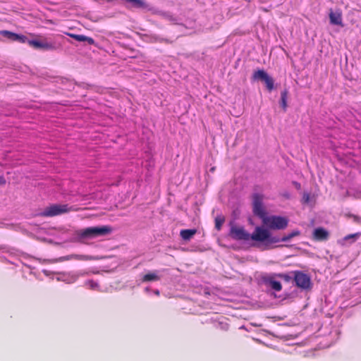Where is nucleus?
I'll use <instances>...</instances> for the list:
<instances>
[{"mask_svg":"<svg viewBox=\"0 0 361 361\" xmlns=\"http://www.w3.org/2000/svg\"><path fill=\"white\" fill-rule=\"evenodd\" d=\"M112 228L109 226L88 227L80 230L78 232V235L81 238H93L98 236H104L111 233Z\"/></svg>","mask_w":361,"mask_h":361,"instance_id":"2","label":"nucleus"},{"mask_svg":"<svg viewBox=\"0 0 361 361\" xmlns=\"http://www.w3.org/2000/svg\"><path fill=\"white\" fill-rule=\"evenodd\" d=\"M293 274L294 275V281L295 282V285L298 288L304 290H308L311 288V279L307 274L300 271H293Z\"/></svg>","mask_w":361,"mask_h":361,"instance_id":"6","label":"nucleus"},{"mask_svg":"<svg viewBox=\"0 0 361 361\" xmlns=\"http://www.w3.org/2000/svg\"><path fill=\"white\" fill-rule=\"evenodd\" d=\"M263 82L265 83L266 87L269 92L274 90V81L271 76L268 75Z\"/></svg>","mask_w":361,"mask_h":361,"instance_id":"16","label":"nucleus"},{"mask_svg":"<svg viewBox=\"0 0 361 361\" xmlns=\"http://www.w3.org/2000/svg\"><path fill=\"white\" fill-rule=\"evenodd\" d=\"M329 16L330 23H342L341 11L339 9H330Z\"/></svg>","mask_w":361,"mask_h":361,"instance_id":"11","label":"nucleus"},{"mask_svg":"<svg viewBox=\"0 0 361 361\" xmlns=\"http://www.w3.org/2000/svg\"><path fill=\"white\" fill-rule=\"evenodd\" d=\"M359 236V233L350 234L346 235L344 239L345 240H349L350 238H357Z\"/></svg>","mask_w":361,"mask_h":361,"instance_id":"23","label":"nucleus"},{"mask_svg":"<svg viewBox=\"0 0 361 361\" xmlns=\"http://www.w3.org/2000/svg\"><path fill=\"white\" fill-rule=\"evenodd\" d=\"M6 184V179L4 176H0V185H4Z\"/></svg>","mask_w":361,"mask_h":361,"instance_id":"25","label":"nucleus"},{"mask_svg":"<svg viewBox=\"0 0 361 361\" xmlns=\"http://www.w3.org/2000/svg\"><path fill=\"white\" fill-rule=\"evenodd\" d=\"M268 74L264 70H257L253 73L252 79L254 80H262L263 81L267 77Z\"/></svg>","mask_w":361,"mask_h":361,"instance_id":"15","label":"nucleus"},{"mask_svg":"<svg viewBox=\"0 0 361 361\" xmlns=\"http://www.w3.org/2000/svg\"><path fill=\"white\" fill-rule=\"evenodd\" d=\"M155 293H156L157 295H159V290H157V291L155 292Z\"/></svg>","mask_w":361,"mask_h":361,"instance_id":"26","label":"nucleus"},{"mask_svg":"<svg viewBox=\"0 0 361 361\" xmlns=\"http://www.w3.org/2000/svg\"><path fill=\"white\" fill-rule=\"evenodd\" d=\"M302 200L304 202L307 203L310 201V194L309 193H304L302 196Z\"/></svg>","mask_w":361,"mask_h":361,"instance_id":"24","label":"nucleus"},{"mask_svg":"<svg viewBox=\"0 0 361 361\" xmlns=\"http://www.w3.org/2000/svg\"><path fill=\"white\" fill-rule=\"evenodd\" d=\"M86 285L88 286L91 290H99V283L93 280H90V281H87Z\"/></svg>","mask_w":361,"mask_h":361,"instance_id":"19","label":"nucleus"},{"mask_svg":"<svg viewBox=\"0 0 361 361\" xmlns=\"http://www.w3.org/2000/svg\"><path fill=\"white\" fill-rule=\"evenodd\" d=\"M71 211H75L73 207H68V204H54L44 209L37 215L42 217H52Z\"/></svg>","mask_w":361,"mask_h":361,"instance_id":"3","label":"nucleus"},{"mask_svg":"<svg viewBox=\"0 0 361 361\" xmlns=\"http://www.w3.org/2000/svg\"><path fill=\"white\" fill-rule=\"evenodd\" d=\"M160 279V277L156 272H150L145 274L142 278V282L157 281Z\"/></svg>","mask_w":361,"mask_h":361,"instance_id":"13","label":"nucleus"},{"mask_svg":"<svg viewBox=\"0 0 361 361\" xmlns=\"http://www.w3.org/2000/svg\"><path fill=\"white\" fill-rule=\"evenodd\" d=\"M79 42H87L88 44H90V45L95 44V42H94L93 38L90 37H87V36L83 35H81V36L80 37V41Z\"/></svg>","mask_w":361,"mask_h":361,"instance_id":"20","label":"nucleus"},{"mask_svg":"<svg viewBox=\"0 0 361 361\" xmlns=\"http://www.w3.org/2000/svg\"><path fill=\"white\" fill-rule=\"evenodd\" d=\"M300 232L298 230H295V231H292L289 234L283 236L281 238L279 237H277V236H272L271 235V238H276L278 240V241H276V242H266V245H271V244H274V243H280V242H287V241L290 240L291 238H293L295 236L300 235Z\"/></svg>","mask_w":361,"mask_h":361,"instance_id":"10","label":"nucleus"},{"mask_svg":"<svg viewBox=\"0 0 361 361\" xmlns=\"http://www.w3.org/2000/svg\"><path fill=\"white\" fill-rule=\"evenodd\" d=\"M27 44L36 49L43 50H54L56 49L55 45L53 43L48 42L47 41H39V40H30L27 41Z\"/></svg>","mask_w":361,"mask_h":361,"instance_id":"7","label":"nucleus"},{"mask_svg":"<svg viewBox=\"0 0 361 361\" xmlns=\"http://www.w3.org/2000/svg\"><path fill=\"white\" fill-rule=\"evenodd\" d=\"M329 233L322 227L317 228L312 233V239L315 241H324L328 240Z\"/></svg>","mask_w":361,"mask_h":361,"instance_id":"9","label":"nucleus"},{"mask_svg":"<svg viewBox=\"0 0 361 361\" xmlns=\"http://www.w3.org/2000/svg\"><path fill=\"white\" fill-rule=\"evenodd\" d=\"M269 283L271 288L276 291H280L282 289L281 283L279 281L271 279L269 281Z\"/></svg>","mask_w":361,"mask_h":361,"instance_id":"17","label":"nucleus"},{"mask_svg":"<svg viewBox=\"0 0 361 361\" xmlns=\"http://www.w3.org/2000/svg\"><path fill=\"white\" fill-rule=\"evenodd\" d=\"M68 36L71 37V38H73L74 39L77 40V41H80V37L81 36V35H76V34H73V33H69V32H66V33Z\"/></svg>","mask_w":361,"mask_h":361,"instance_id":"22","label":"nucleus"},{"mask_svg":"<svg viewBox=\"0 0 361 361\" xmlns=\"http://www.w3.org/2000/svg\"><path fill=\"white\" fill-rule=\"evenodd\" d=\"M231 236L238 240H252L255 242L263 243L276 242L277 239L271 238L270 231L262 226L255 227L252 234L248 233L243 228L233 226L231 229Z\"/></svg>","mask_w":361,"mask_h":361,"instance_id":"1","label":"nucleus"},{"mask_svg":"<svg viewBox=\"0 0 361 361\" xmlns=\"http://www.w3.org/2000/svg\"><path fill=\"white\" fill-rule=\"evenodd\" d=\"M277 276L283 280H284L286 282H289L291 281L292 279V276H290L289 274H284V273H281V274H279L277 275Z\"/></svg>","mask_w":361,"mask_h":361,"instance_id":"21","label":"nucleus"},{"mask_svg":"<svg viewBox=\"0 0 361 361\" xmlns=\"http://www.w3.org/2000/svg\"><path fill=\"white\" fill-rule=\"evenodd\" d=\"M288 90H283L281 93V101L280 105L283 108V111H286L288 104H287V99H288Z\"/></svg>","mask_w":361,"mask_h":361,"instance_id":"14","label":"nucleus"},{"mask_svg":"<svg viewBox=\"0 0 361 361\" xmlns=\"http://www.w3.org/2000/svg\"><path fill=\"white\" fill-rule=\"evenodd\" d=\"M225 219L224 216H219L215 219V228L216 230L220 231L223 224L224 223Z\"/></svg>","mask_w":361,"mask_h":361,"instance_id":"18","label":"nucleus"},{"mask_svg":"<svg viewBox=\"0 0 361 361\" xmlns=\"http://www.w3.org/2000/svg\"><path fill=\"white\" fill-rule=\"evenodd\" d=\"M264 197L262 195L255 193L252 197V212L255 216L263 221L267 215L266 209L263 204Z\"/></svg>","mask_w":361,"mask_h":361,"instance_id":"5","label":"nucleus"},{"mask_svg":"<svg viewBox=\"0 0 361 361\" xmlns=\"http://www.w3.org/2000/svg\"><path fill=\"white\" fill-rule=\"evenodd\" d=\"M196 233V229H184L180 231V235L183 240H190Z\"/></svg>","mask_w":361,"mask_h":361,"instance_id":"12","label":"nucleus"},{"mask_svg":"<svg viewBox=\"0 0 361 361\" xmlns=\"http://www.w3.org/2000/svg\"><path fill=\"white\" fill-rule=\"evenodd\" d=\"M1 34L13 42H18L20 43H27V41H30L23 35H18L7 30L1 32Z\"/></svg>","mask_w":361,"mask_h":361,"instance_id":"8","label":"nucleus"},{"mask_svg":"<svg viewBox=\"0 0 361 361\" xmlns=\"http://www.w3.org/2000/svg\"><path fill=\"white\" fill-rule=\"evenodd\" d=\"M263 225L271 230L285 229L288 224V219L280 216H267L262 221Z\"/></svg>","mask_w":361,"mask_h":361,"instance_id":"4","label":"nucleus"}]
</instances>
